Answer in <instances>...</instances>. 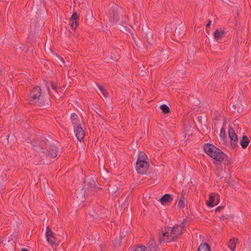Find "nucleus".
Wrapping results in <instances>:
<instances>
[{
	"label": "nucleus",
	"instance_id": "obj_48",
	"mask_svg": "<svg viewBox=\"0 0 251 251\" xmlns=\"http://www.w3.org/2000/svg\"><path fill=\"white\" fill-rule=\"evenodd\" d=\"M76 193H75V195H77V190H76Z\"/></svg>",
	"mask_w": 251,
	"mask_h": 251
},
{
	"label": "nucleus",
	"instance_id": "obj_33",
	"mask_svg": "<svg viewBox=\"0 0 251 251\" xmlns=\"http://www.w3.org/2000/svg\"><path fill=\"white\" fill-rule=\"evenodd\" d=\"M103 178L104 179V181H103V183L104 184H106L108 185V183L110 182L109 178L105 177V178L103 177Z\"/></svg>",
	"mask_w": 251,
	"mask_h": 251
},
{
	"label": "nucleus",
	"instance_id": "obj_44",
	"mask_svg": "<svg viewBox=\"0 0 251 251\" xmlns=\"http://www.w3.org/2000/svg\"><path fill=\"white\" fill-rule=\"evenodd\" d=\"M2 70L1 68H0V75H2Z\"/></svg>",
	"mask_w": 251,
	"mask_h": 251
},
{
	"label": "nucleus",
	"instance_id": "obj_10",
	"mask_svg": "<svg viewBox=\"0 0 251 251\" xmlns=\"http://www.w3.org/2000/svg\"><path fill=\"white\" fill-rule=\"evenodd\" d=\"M36 104L38 106L42 107L44 108H49L51 106V102L50 96L45 97L44 95H42Z\"/></svg>",
	"mask_w": 251,
	"mask_h": 251
},
{
	"label": "nucleus",
	"instance_id": "obj_35",
	"mask_svg": "<svg viewBox=\"0 0 251 251\" xmlns=\"http://www.w3.org/2000/svg\"><path fill=\"white\" fill-rule=\"evenodd\" d=\"M224 207L222 206H219L218 207L216 210H215V211L216 212H218V211H219L220 210H221V209H223Z\"/></svg>",
	"mask_w": 251,
	"mask_h": 251
},
{
	"label": "nucleus",
	"instance_id": "obj_41",
	"mask_svg": "<svg viewBox=\"0 0 251 251\" xmlns=\"http://www.w3.org/2000/svg\"><path fill=\"white\" fill-rule=\"evenodd\" d=\"M22 251H29L27 249L23 248L22 249Z\"/></svg>",
	"mask_w": 251,
	"mask_h": 251
},
{
	"label": "nucleus",
	"instance_id": "obj_4",
	"mask_svg": "<svg viewBox=\"0 0 251 251\" xmlns=\"http://www.w3.org/2000/svg\"><path fill=\"white\" fill-rule=\"evenodd\" d=\"M42 90L39 86H36L32 88L31 90L29 96L28 97V100L30 103H35L40 100L42 96Z\"/></svg>",
	"mask_w": 251,
	"mask_h": 251
},
{
	"label": "nucleus",
	"instance_id": "obj_42",
	"mask_svg": "<svg viewBox=\"0 0 251 251\" xmlns=\"http://www.w3.org/2000/svg\"><path fill=\"white\" fill-rule=\"evenodd\" d=\"M121 22H122V23H121L122 25H123V26H125V25H126V21L124 22H123L122 21H121Z\"/></svg>",
	"mask_w": 251,
	"mask_h": 251
},
{
	"label": "nucleus",
	"instance_id": "obj_14",
	"mask_svg": "<svg viewBox=\"0 0 251 251\" xmlns=\"http://www.w3.org/2000/svg\"><path fill=\"white\" fill-rule=\"evenodd\" d=\"M108 190L109 191V193L111 194V195H114L115 196H117L119 194H120L122 190V189L116 184L113 183L109 184Z\"/></svg>",
	"mask_w": 251,
	"mask_h": 251
},
{
	"label": "nucleus",
	"instance_id": "obj_32",
	"mask_svg": "<svg viewBox=\"0 0 251 251\" xmlns=\"http://www.w3.org/2000/svg\"><path fill=\"white\" fill-rule=\"evenodd\" d=\"M220 136L221 138H224L225 137V130L223 128L221 129Z\"/></svg>",
	"mask_w": 251,
	"mask_h": 251
},
{
	"label": "nucleus",
	"instance_id": "obj_21",
	"mask_svg": "<svg viewBox=\"0 0 251 251\" xmlns=\"http://www.w3.org/2000/svg\"><path fill=\"white\" fill-rule=\"evenodd\" d=\"M198 251H211V249L208 244L204 242L201 244Z\"/></svg>",
	"mask_w": 251,
	"mask_h": 251
},
{
	"label": "nucleus",
	"instance_id": "obj_22",
	"mask_svg": "<svg viewBox=\"0 0 251 251\" xmlns=\"http://www.w3.org/2000/svg\"><path fill=\"white\" fill-rule=\"evenodd\" d=\"M225 33V30H219L218 29H217L216 31L214 32V38L215 40H218L220 39L222 37L223 34Z\"/></svg>",
	"mask_w": 251,
	"mask_h": 251
},
{
	"label": "nucleus",
	"instance_id": "obj_16",
	"mask_svg": "<svg viewBox=\"0 0 251 251\" xmlns=\"http://www.w3.org/2000/svg\"><path fill=\"white\" fill-rule=\"evenodd\" d=\"M216 199H218V194L217 193H212L209 196V201L207 202V205L210 207H213L215 205Z\"/></svg>",
	"mask_w": 251,
	"mask_h": 251
},
{
	"label": "nucleus",
	"instance_id": "obj_23",
	"mask_svg": "<svg viewBox=\"0 0 251 251\" xmlns=\"http://www.w3.org/2000/svg\"><path fill=\"white\" fill-rule=\"evenodd\" d=\"M148 160L147 155L143 152H140L137 161H147Z\"/></svg>",
	"mask_w": 251,
	"mask_h": 251
},
{
	"label": "nucleus",
	"instance_id": "obj_7",
	"mask_svg": "<svg viewBox=\"0 0 251 251\" xmlns=\"http://www.w3.org/2000/svg\"><path fill=\"white\" fill-rule=\"evenodd\" d=\"M228 136L230 139V146L232 149L238 147V136L233 127L229 126L228 129Z\"/></svg>",
	"mask_w": 251,
	"mask_h": 251
},
{
	"label": "nucleus",
	"instance_id": "obj_24",
	"mask_svg": "<svg viewBox=\"0 0 251 251\" xmlns=\"http://www.w3.org/2000/svg\"><path fill=\"white\" fill-rule=\"evenodd\" d=\"M160 108L162 110V112L165 114H168L171 113L170 108L166 104H161L160 106Z\"/></svg>",
	"mask_w": 251,
	"mask_h": 251
},
{
	"label": "nucleus",
	"instance_id": "obj_6",
	"mask_svg": "<svg viewBox=\"0 0 251 251\" xmlns=\"http://www.w3.org/2000/svg\"><path fill=\"white\" fill-rule=\"evenodd\" d=\"M149 162L136 161L135 168L137 173L139 174L144 175L149 169Z\"/></svg>",
	"mask_w": 251,
	"mask_h": 251
},
{
	"label": "nucleus",
	"instance_id": "obj_13",
	"mask_svg": "<svg viewBox=\"0 0 251 251\" xmlns=\"http://www.w3.org/2000/svg\"><path fill=\"white\" fill-rule=\"evenodd\" d=\"M74 131L76 138L79 141L81 142L83 140L85 134L81 125L74 127Z\"/></svg>",
	"mask_w": 251,
	"mask_h": 251
},
{
	"label": "nucleus",
	"instance_id": "obj_43",
	"mask_svg": "<svg viewBox=\"0 0 251 251\" xmlns=\"http://www.w3.org/2000/svg\"><path fill=\"white\" fill-rule=\"evenodd\" d=\"M59 59L61 60V61L63 63H64L65 61H64V59H63L62 58H59Z\"/></svg>",
	"mask_w": 251,
	"mask_h": 251
},
{
	"label": "nucleus",
	"instance_id": "obj_17",
	"mask_svg": "<svg viewBox=\"0 0 251 251\" xmlns=\"http://www.w3.org/2000/svg\"><path fill=\"white\" fill-rule=\"evenodd\" d=\"M70 119L74 127L81 125L80 120L77 115L75 113L71 114Z\"/></svg>",
	"mask_w": 251,
	"mask_h": 251
},
{
	"label": "nucleus",
	"instance_id": "obj_15",
	"mask_svg": "<svg viewBox=\"0 0 251 251\" xmlns=\"http://www.w3.org/2000/svg\"><path fill=\"white\" fill-rule=\"evenodd\" d=\"M186 26L184 24L181 23L176 28L175 35L177 37H183L185 35Z\"/></svg>",
	"mask_w": 251,
	"mask_h": 251
},
{
	"label": "nucleus",
	"instance_id": "obj_37",
	"mask_svg": "<svg viewBox=\"0 0 251 251\" xmlns=\"http://www.w3.org/2000/svg\"><path fill=\"white\" fill-rule=\"evenodd\" d=\"M216 199V202H215V205H217L220 201V196L219 195H218V199Z\"/></svg>",
	"mask_w": 251,
	"mask_h": 251
},
{
	"label": "nucleus",
	"instance_id": "obj_18",
	"mask_svg": "<svg viewBox=\"0 0 251 251\" xmlns=\"http://www.w3.org/2000/svg\"><path fill=\"white\" fill-rule=\"evenodd\" d=\"M173 200V197L169 194H166L162 196L159 200L161 204H164L165 203L171 202Z\"/></svg>",
	"mask_w": 251,
	"mask_h": 251
},
{
	"label": "nucleus",
	"instance_id": "obj_38",
	"mask_svg": "<svg viewBox=\"0 0 251 251\" xmlns=\"http://www.w3.org/2000/svg\"><path fill=\"white\" fill-rule=\"evenodd\" d=\"M47 90H48V94H49V95L50 96V95H51V92H50V88H49V86H47Z\"/></svg>",
	"mask_w": 251,
	"mask_h": 251
},
{
	"label": "nucleus",
	"instance_id": "obj_5",
	"mask_svg": "<svg viewBox=\"0 0 251 251\" xmlns=\"http://www.w3.org/2000/svg\"><path fill=\"white\" fill-rule=\"evenodd\" d=\"M84 188L85 189L94 190L97 192L98 190H101L100 187H99L97 185L96 180L92 177H86L84 179Z\"/></svg>",
	"mask_w": 251,
	"mask_h": 251
},
{
	"label": "nucleus",
	"instance_id": "obj_19",
	"mask_svg": "<svg viewBox=\"0 0 251 251\" xmlns=\"http://www.w3.org/2000/svg\"><path fill=\"white\" fill-rule=\"evenodd\" d=\"M157 244L154 239L151 238L147 244L146 251H156Z\"/></svg>",
	"mask_w": 251,
	"mask_h": 251
},
{
	"label": "nucleus",
	"instance_id": "obj_28",
	"mask_svg": "<svg viewBox=\"0 0 251 251\" xmlns=\"http://www.w3.org/2000/svg\"><path fill=\"white\" fill-rule=\"evenodd\" d=\"M37 38V35H33V32L32 33H30L28 36L29 40H31L33 42H36Z\"/></svg>",
	"mask_w": 251,
	"mask_h": 251
},
{
	"label": "nucleus",
	"instance_id": "obj_40",
	"mask_svg": "<svg viewBox=\"0 0 251 251\" xmlns=\"http://www.w3.org/2000/svg\"><path fill=\"white\" fill-rule=\"evenodd\" d=\"M144 68H145V67H144V66H143V65H142V66H140V67H139V69H141V71H143V69H144Z\"/></svg>",
	"mask_w": 251,
	"mask_h": 251
},
{
	"label": "nucleus",
	"instance_id": "obj_47",
	"mask_svg": "<svg viewBox=\"0 0 251 251\" xmlns=\"http://www.w3.org/2000/svg\"><path fill=\"white\" fill-rule=\"evenodd\" d=\"M120 29H121V30L122 31V30H124V28H122V27H121V28H120Z\"/></svg>",
	"mask_w": 251,
	"mask_h": 251
},
{
	"label": "nucleus",
	"instance_id": "obj_27",
	"mask_svg": "<svg viewBox=\"0 0 251 251\" xmlns=\"http://www.w3.org/2000/svg\"><path fill=\"white\" fill-rule=\"evenodd\" d=\"M181 198L179 200L178 202V206L180 208H183L185 207V202L183 200L184 198L183 195H181Z\"/></svg>",
	"mask_w": 251,
	"mask_h": 251
},
{
	"label": "nucleus",
	"instance_id": "obj_1",
	"mask_svg": "<svg viewBox=\"0 0 251 251\" xmlns=\"http://www.w3.org/2000/svg\"><path fill=\"white\" fill-rule=\"evenodd\" d=\"M31 144L34 150L44 155H49L51 158H55L58 154V148L51 138L44 140L33 139L31 141Z\"/></svg>",
	"mask_w": 251,
	"mask_h": 251
},
{
	"label": "nucleus",
	"instance_id": "obj_39",
	"mask_svg": "<svg viewBox=\"0 0 251 251\" xmlns=\"http://www.w3.org/2000/svg\"><path fill=\"white\" fill-rule=\"evenodd\" d=\"M127 201H128V197H127V198L126 199V200H125V201L123 203L122 205H125V204L126 203V202H127Z\"/></svg>",
	"mask_w": 251,
	"mask_h": 251
},
{
	"label": "nucleus",
	"instance_id": "obj_2",
	"mask_svg": "<svg viewBox=\"0 0 251 251\" xmlns=\"http://www.w3.org/2000/svg\"><path fill=\"white\" fill-rule=\"evenodd\" d=\"M183 226L176 225L173 227L165 226L164 230L158 233L159 241L162 242H171L176 241L179 236L182 234Z\"/></svg>",
	"mask_w": 251,
	"mask_h": 251
},
{
	"label": "nucleus",
	"instance_id": "obj_29",
	"mask_svg": "<svg viewBox=\"0 0 251 251\" xmlns=\"http://www.w3.org/2000/svg\"><path fill=\"white\" fill-rule=\"evenodd\" d=\"M50 84L52 90H53L55 92H57V86L54 84L52 81H50Z\"/></svg>",
	"mask_w": 251,
	"mask_h": 251
},
{
	"label": "nucleus",
	"instance_id": "obj_31",
	"mask_svg": "<svg viewBox=\"0 0 251 251\" xmlns=\"http://www.w3.org/2000/svg\"><path fill=\"white\" fill-rule=\"evenodd\" d=\"M211 22H212L210 20H208L207 21V24L206 25V30H207V32L208 33V34H209V32L208 28L211 25Z\"/></svg>",
	"mask_w": 251,
	"mask_h": 251
},
{
	"label": "nucleus",
	"instance_id": "obj_8",
	"mask_svg": "<svg viewBox=\"0 0 251 251\" xmlns=\"http://www.w3.org/2000/svg\"><path fill=\"white\" fill-rule=\"evenodd\" d=\"M46 236L47 242L51 245L55 246L58 245L54 233L53 232L49 226L46 227Z\"/></svg>",
	"mask_w": 251,
	"mask_h": 251
},
{
	"label": "nucleus",
	"instance_id": "obj_26",
	"mask_svg": "<svg viewBox=\"0 0 251 251\" xmlns=\"http://www.w3.org/2000/svg\"><path fill=\"white\" fill-rule=\"evenodd\" d=\"M98 88L100 90V91L101 92L102 95L104 96V97H107L108 95V93L106 90V89L102 86L98 85Z\"/></svg>",
	"mask_w": 251,
	"mask_h": 251
},
{
	"label": "nucleus",
	"instance_id": "obj_11",
	"mask_svg": "<svg viewBox=\"0 0 251 251\" xmlns=\"http://www.w3.org/2000/svg\"><path fill=\"white\" fill-rule=\"evenodd\" d=\"M79 19V15L77 14L76 12H73L72 16L70 18V25L72 29H75L76 27L78 26Z\"/></svg>",
	"mask_w": 251,
	"mask_h": 251
},
{
	"label": "nucleus",
	"instance_id": "obj_9",
	"mask_svg": "<svg viewBox=\"0 0 251 251\" xmlns=\"http://www.w3.org/2000/svg\"><path fill=\"white\" fill-rule=\"evenodd\" d=\"M142 35L149 43V45H151V41H152V37L153 36L152 30L150 28H149L148 26L146 25L142 29Z\"/></svg>",
	"mask_w": 251,
	"mask_h": 251
},
{
	"label": "nucleus",
	"instance_id": "obj_30",
	"mask_svg": "<svg viewBox=\"0 0 251 251\" xmlns=\"http://www.w3.org/2000/svg\"><path fill=\"white\" fill-rule=\"evenodd\" d=\"M234 181L233 180V178L232 177H230L229 178V179H228V181L227 182V183L229 185H232V186H233L234 184L233 183H234Z\"/></svg>",
	"mask_w": 251,
	"mask_h": 251
},
{
	"label": "nucleus",
	"instance_id": "obj_25",
	"mask_svg": "<svg viewBox=\"0 0 251 251\" xmlns=\"http://www.w3.org/2000/svg\"><path fill=\"white\" fill-rule=\"evenodd\" d=\"M228 247L231 251H234L236 247L235 239H230L229 241Z\"/></svg>",
	"mask_w": 251,
	"mask_h": 251
},
{
	"label": "nucleus",
	"instance_id": "obj_34",
	"mask_svg": "<svg viewBox=\"0 0 251 251\" xmlns=\"http://www.w3.org/2000/svg\"><path fill=\"white\" fill-rule=\"evenodd\" d=\"M187 223V220L186 219H184L182 222L180 224L179 226H183V228L184 227V225Z\"/></svg>",
	"mask_w": 251,
	"mask_h": 251
},
{
	"label": "nucleus",
	"instance_id": "obj_46",
	"mask_svg": "<svg viewBox=\"0 0 251 251\" xmlns=\"http://www.w3.org/2000/svg\"><path fill=\"white\" fill-rule=\"evenodd\" d=\"M250 248H251V240L250 241Z\"/></svg>",
	"mask_w": 251,
	"mask_h": 251
},
{
	"label": "nucleus",
	"instance_id": "obj_3",
	"mask_svg": "<svg viewBox=\"0 0 251 251\" xmlns=\"http://www.w3.org/2000/svg\"><path fill=\"white\" fill-rule=\"evenodd\" d=\"M203 148L204 152L215 160L219 162L224 161L225 163L227 165L230 163V158L215 145L206 143L203 145Z\"/></svg>",
	"mask_w": 251,
	"mask_h": 251
},
{
	"label": "nucleus",
	"instance_id": "obj_45",
	"mask_svg": "<svg viewBox=\"0 0 251 251\" xmlns=\"http://www.w3.org/2000/svg\"><path fill=\"white\" fill-rule=\"evenodd\" d=\"M224 217H225V216H224V215H222V216L221 217L220 219H222L223 218H224Z\"/></svg>",
	"mask_w": 251,
	"mask_h": 251
},
{
	"label": "nucleus",
	"instance_id": "obj_12",
	"mask_svg": "<svg viewBox=\"0 0 251 251\" xmlns=\"http://www.w3.org/2000/svg\"><path fill=\"white\" fill-rule=\"evenodd\" d=\"M109 21L113 24H115L118 25H122V22L120 20V15L117 11L113 10L112 14H110L109 16Z\"/></svg>",
	"mask_w": 251,
	"mask_h": 251
},
{
	"label": "nucleus",
	"instance_id": "obj_20",
	"mask_svg": "<svg viewBox=\"0 0 251 251\" xmlns=\"http://www.w3.org/2000/svg\"><path fill=\"white\" fill-rule=\"evenodd\" d=\"M250 143V140L248 137L245 135L242 136V139L240 140L239 143L242 148L244 149H246Z\"/></svg>",
	"mask_w": 251,
	"mask_h": 251
},
{
	"label": "nucleus",
	"instance_id": "obj_36",
	"mask_svg": "<svg viewBox=\"0 0 251 251\" xmlns=\"http://www.w3.org/2000/svg\"><path fill=\"white\" fill-rule=\"evenodd\" d=\"M110 59L112 61H114L115 60V55L112 53L110 55Z\"/></svg>",
	"mask_w": 251,
	"mask_h": 251
}]
</instances>
